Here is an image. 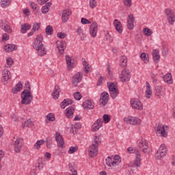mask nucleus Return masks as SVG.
Masks as SVG:
<instances>
[{"label": "nucleus", "mask_w": 175, "mask_h": 175, "mask_svg": "<svg viewBox=\"0 0 175 175\" xmlns=\"http://www.w3.org/2000/svg\"><path fill=\"white\" fill-rule=\"evenodd\" d=\"M12 2V0H1V8H8V6H9V5H10Z\"/></svg>", "instance_id": "nucleus-40"}, {"label": "nucleus", "mask_w": 175, "mask_h": 175, "mask_svg": "<svg viewBox=\"0 0 175 175\" xmlns=\"http://www.w3.org/2000/svg\"><path fill=\"white\" fill-rule=\"evenodd\" d=\"M144 33H145V35H146V36H151V35L152 34L151 29L148 28L144 29Z\"/></svg>", "instance_id": "nucleus-52"}, {"label": "nucleus", "mask_w": 175, "mask_h": 175, "mask_svg": "<svg viewBox=\"0 0 175 175\" xmlns=\"http://www.w3.org/2000/svg\"><path fill=\"white\" fill-rule=\"evenodd\" d=\"M127 151H128V152H129V154H135V155H137V152H140V151H139V150L134 149L132 147L128 148Z\"/></svg>", "instance_id": "nucleus-45"}, {"label": "nucleus", "mask_w": 175, "mask_h": 175, "mask_svg": "<svg viewBox=\"0 0 175 175\" xmlns=\"http://www.w3.org/2000/svg\"><path fill=\"white\" fill-rule=\"evenodd\" d=\"M42 42H43V36L40 34L36 37L33 44V48L34 50H37L38 54L40 55V57L46 55L47 53L46 48H44V45L42 43Z\"/></svg>", "instance_id": "nucleus-1"}, {"label": "nucleus", "mask_w": 175, "mask_h": 175, "mask_svg": "<svg viewBox=\"0 0 175 175\" xmlns=\"http://www.w3.org/2000/svg\"><path fill=\"white\" fill-rule=\"evenodd\" d=\"M65 36V33L60 32L57 33V38H59L60 39H64Z\"/></svg>", "instance_id": "nucleus-62"}, {"label": "nucleus", "mask_w": 175, "mask_h": 175, "mask_svg": "<svg viewBox=\"0 0 175 175\" xmlns=\"http://www.w3.org/2000/svg\"><path fill=\"white\" fill-rule=\"evenodd\" d=\"M105 163L106 165H107L108 166H117V163L118 162H114V161L113 160V157H108L106 159H105Z\"/></svg>", "instance_id": "nucleus-29"}, {"label": "nucleus", "mask_w": 175, "mask_h": 175, "mask_svg": "<svg viewBox=\"0 0 175 175\" xmlns=\"http://www.w3.org/2000/svg\"><path fill=\"white\" fill-rule=\"evenodd\" d=\"M25 88L28 89V91H31V84L29 81H26L25 83Z\"/></svg>", "instance_id": "nucleus-61"}, {"label": "nucleus", "mask_w": 175, "mask_h": 175, "mask_svg": "<svg viewBox=\"0 0 175 175\" xmlns=\"http://www.w3.org/2000/svg\"><path fill=\"white\" fill-rule=\"evenodd\" d=\"M137 144L139 148H142V152L144 154H148L150 152V148H148V142L145 139H139L137 142Z\"/></svg>", "instance_id": "nucleus-4"}, {"label": "nucleus", "mask_w": 175, "mask_h": 175, "mask_svg": "<svg viewBox=\"0 0 175 175\" xmlns=\"http://www.w3.org/2000/svg\"><path fill=\"white\" fill-rule=\"evenodd\" d=\"M56 44L60 54H65V49H66V42H65V41H57Z\"/></svg>", "instance_id": "nucleus-14"}, {"label": "nucleus", "mask_w": 175, "mask_h": 175, "mask_svg": "<svg viewBox=\"0 0 175 175\" xmlns=\"http://www.w3.org/2000/svg\"><path fill=\"white\" fill-rule=\"evenodd\" d=\"M90 6L91 9H94V8H96V1L95 0H90Z\"/></svg>", "instance_id": "nucleus-55"}, {"label": "nucleus", "mask_w": 175, "mask_h": 175, "mask_svg": "<svg viewBox=\"0 0 175 175\" xmlns=\"http://www.w3.org/2000/svg\"><path fill=\"white\" fill-rule=\"evenodd\" d=\"M124 5L126 8H131L132 6V0H124Z\"/></svg>", "instance_id": "nucleus-54"}, {"label": "nucleus", "mask_w": 175, "mask_h": 175, "mask_svg": "<svg viewBox=\"0 0 175 175\" xmlns=\"http://www.w3.org/2000/svg\"><path fill=\"white\" fill-rule=\"evenodd\" d=\"M154 131L157 135H160L162 137H167V133L165 129V126L162 125H158L157 127H154Z\"/></svg>", "instance_id": "nucleus-8"}, {"label": "nucleus", "mask_w": 175, "mask_h": 175, "mask_svg": "<svg viewBox=\"0 0 175 175\" xmlns=\"http://www.w3.org/2000/svg\"><path fill=\"white\" fill-rule=\"evenodd\" d=\"M71 14L72 12H70L69 9L63 10L62 15V20L63 23H66L68 20H69V17H70Z\"/></svg>", "instance_id": "nucleus-18"}, {"label": "nucleus", "mask_w": 175, "mask_h": 175, "mask_svg": "<svg viewBox=\"0 0 175 175\" xmlns=\"http://www.w3.org/2000/svg\"><path fill=\"white\" fill-rule=\"evenodd\" d=\"M146 98H147V99H150L152 95V90H151V85L148 81L146 82Z\"/></svg>", "instance_id": "nucleus-23"}, {"label": "nucleus", "mask_w": 175, "mask_h": 175, "mask_svg": "<svg viewBox=\"0 0 175 175\" xmlns=\"http://www.w3.org/2000/svg\"><path fill=\"white\" fill-rule=\"evenodd\" d=\"M124 122L131 124V125H140L142 120L136 117L128 116L124 118Z\"/></svg>", "instance_id": "nucleus-7"}, {"label": "nucleus", "mask_w": 175, "mask_h": 175, "mask_svg": "<svg viewBox=\"0 0 175 175\" xmlns=\"http://www.w3.org/2000/svg\"><path fill=\"white\" fill-rule=\"evenodd\" d=\"M165 83H167V84H172V74L168 73L166 74L163 77Z\"/></svg>", "instance_id": "nucleus-37"}, {"label": "nucleus", "mask_w": 175, "mask_h": 175, "mask_svg": "<svg viewBox=\"0 0 175 175\" xmlns=\"http://www.w3.org/2000/svg\"><path fill=\"white\" fill-rule=\"evenodd\" d=\"M100 143H102L100 139L97 136H95L94 141L89 148V155L91 158H94V157L98 155V147H99Z\"/></svg>", "instance_id": "nucleus-2"}, {"label": "nucleus", "mask_w": 175, "mask_h": 175, "mask_svg": "<svg viewBox=\"0 0 175 175\" xmlns=\"http://www.w3.org/2000/svg\"><path fill=\"white\" fill-rule=\"evenodd\" d=\"M29 5L35 13H38V12H39L40 7L35 2L30 1Z\"/></svg>", "instance_id": "nucleus-36"}, {"label": "nucleus", "mask_w": 175, "mask_h": 175, "mask_svg": "<svg viewBox=\"0 0 175 175\" xmlns=\"http://www.w3.org/2000/svg\"><path fill=\"white\" fill-rule=\"evenodd\" d=\"M83 80V73L79 72L72 77V83L75 87H77V84Z\"/></svg>", "instance_id": "nucleus-10"}, {"label": "nucleus", "mask_w": 175, "mask_h": 175, "mask_svg": "<svg viewBox=\"0 0 175 175\" xmlns=\"http://www.w3.org/2000/svg\"><path fill=\"white\" fill-rule=\"evenodd\" d=\"M113 25L119 33H122V24L118 19H115L113 21Z\"/></svg>", "instance_id": "nucleus-22"}, {"label": "nucleus", "mask_w": 175, "mask_h": 175, "mask_svg": "<svg viewBox=\"0 0 175 175\" xmlns=\"http://www.w3.org/2000/svg\"><path fill=\"white\" fill-rule=\"evenodd\" d=\"M21 147H23V139L18 138L15 141L14 144L15 152H20Z\"/></svg>", "instance_id": "nucleus-21"}, {"label": "nucleus", "mask_w": 175, "mask_h": 175, "mask_svg": "<svg viewBox=\"0 0 175 175\" xmlns=\"http://www.w3.org/2000/svg\"><path fill=\"white\" fill-rule=\"evenodd\" d=\"M31 125H32V120L31 119H29L22 124V127L25 128V127L31 126Z\"/></svg>", "instance_id": "nucleus-47"}, {"label": "nucleus", "mask_w": 175, "mask_h": 175, "mask_svg": "<svg viewBox=\"0 0 175 175\" xmlns=\"http://www.w3.org/2000/svg\"><path fill=\"white\" fill-rule=\"evenodd\" d=\"M31 29V25L28 23H24L21 25V33H26L27 31Z\"/></svg>", "instance_id": "nucleus-31"}, {"label": "nucleus", "mask_w": 175, "mask_h": 175, "mask_svg": "<svg viewBox=\"0 0 175 175\" xmlns=\"http://www.w3.org/2000/svg\"><path fill=\"white\" fill-rule=\"evenodd\" d=\"M42 13H43L44 14H46V13H49V10H50V8L46 7V5H44L42 8Z\"/></svg>", "instance_id": "nucleus-59"}, {"label": "nucleus", "mask_w": 175, "mask_h": 175, "mask_svg": "<svg viewBox=\"0 0 175 175\" xmlns=\"http://www.w3.org/2000/svg\"><path fill=\"white\" fill-rule=\"evenodd\" d=\"M131 105L133 109H136L137 110H142L143 109V104L137 98H132L131 100Z\"/></svg>", "instance_id": "nucleus-9"}, {"label": "nucleus", "mask_w": 175, "mask_h": 175, "mask_svg": "<svg viewBox=\"0 0 175 175\" xmlns=\"http://www.w3.org/2000/svg\"><path fill=\"white\" fill-rule=\"evenodd\" d=\"M74 98L75 99H76V100H80V99H81L82 96H81V93H80L79 92H77L74 94Z\"/></svg>", "instance_id": "nucleus-51"}, {"label": "nucleus", "mask_w": 175, "mask_h": 175, "mask_svg": "<svg viewBox=\"0 0 175 175\" xmlns=\"http://www.w3.org/2000/svg\"><path fill=\"white\" fill-rule=\"evenodd\" d=\"M82 106L85 109H94V105L92 104V102H91V100H90L85 101L83 103Z\"/></svg>", "instance_id": "nucleus-33"}, {"label": "nucleus", "mask_w": 175, "mask_h": 175, "mask_svg": "<svg viewBox=\"0 0 175 175\" xmlns=\"http://www.w3.org/2000/svg\"><path fill=\"white\" fill-rule=\"evenodd\" d=\"M77 151V148L75 146L70 147V149L68 150V154H75Z\"/></svg>", "instance_id": "nucleus-57"}, {"label": "nucleus", "mask_w": 175, "mask_h": 175, "mask_svg": "<svg viewBox=\"0 0 175 175\" xmlns=\"http://www.w3.org/2000/svg\"><path fill=\"white\" fill-rule=\"evenodd\" d=\"M4 50L6 51V53H12V51L17 50V45L13 44H8V45L4 46Z\"/></svg>", "instance_id": "nucleus-25"}, {"label": "nucleus", "mask_w": 175, "mask_h": 175, "mask_svg": "<svg viewBox=\"0 0 175 175\" xmlns=\"http://www.w3.org/2000/svg\"><path fill=\"white\" fill-rule=\"evenodd\" d=\"M75 129H81V123L78 122L75 124Z\"/></svg>", "instance_id": "nucleus-64"}, {"label": "nucleus", "mask_w": 175, "mask_h": 175, "mask_svg": "<svg viewBox=\"0 0 175 175\" xmlns=\"http://www.w3.org/2000/svg\"><path fill=\"white\" fill-rule=\"evenodd\" d=\"M142 155L140 152H137L135 159L134 160L133 165L137 167H140L142 166Z\"/></svg>", "instance_id": "nucleus-24"}, {"label": "nucleus", "mask_w": 175, "mask_h": 175, "mask_svg": "<svg viewBox=\"0 0 175 175\" xmlns=\"http://www.w3.org/2000/svg\"><path fill=\"white\" fill-rule=\"evenodd\" d=\"M2 40H3V41H6V40H9V35L8 34V33H3V38H2Z\"/></svg>", "instance_id": "nucleus-60"}, {"label": "nucleus", "mask_w": 175, "mask_h": 175, "mask_svg": "<svg viewBox=\"0 0 175 175\" xmlns=\"http://www.w3.org/2000/svg\"><path fill=\"white\" fill-rule=\"evenodd\" d=\"M110 96L112 98V99H116L117 98V95H118V90H114L112 92H109Z\"/></svg>", "instance_id": "nucleus-49"}, {"label": "nucleus", "mask_w": 175, "mask_h": 175, "mask_svg": "<svg viewBox=\"0 0 175 175\" xmlns=\"http://www.w3.org/2000/svg\"><path fill=\"white\" fill-rule=\"evenodd\" d=\"M167 152V149L166 148V146L165 144H161L159 150L157 151L155 154L156 159H162Z\"/></svg>", "instance_id": "nucleus-5"}, {"label": "nucleus", "mask_w": 175, "mask_h": 175, "mask_svg": "<svg viewBox=\"0 0 175 175\" xmlns=\"http://www.w3.org/2000/svg\"><path fill=\"white\" fill-rule=\"evenodd\" d=\"M45 31L46 35H53V29L51 25H49L46 27Z\"/></svg>", "instance_id": "nucleus-46"}, {"label": "nucleus", "mask_w": 175, "mask_h": 175, "mask_svg": "<svg viewBox=\"0 0 175 175\" xmlns=\"http://www.w3.org/2000/svg\"><path fill=\"white\" fill-rule=\"evenodd\" d=\"M103 124V120L102 118L98 119L92 125V131L93 132H96V131H99Z\"/></svg>", "instance_id": "nucleus-15"}, {"label": "nucleus", "mask_w": 175, "mask_h": 175, "mask_svg": "<svg viewBox=\"0 0 175 175\" xmlns=\"http://www.w3.org/2000/svg\"><path fill=\"white\" fill-rule=\"evenodd\" d=\"M156 96H161L163 94V90L161 86H156L154 88Z\"/></svg>", "instance_id": "nucleus-35"}, {"label": "nucleus", "mask_w": 175, "mask_h": 175, "mask_svg": "<svg viewBox=\"0 0 175 175\" xmlns=\"http://www.w3.org/2000/svg\"><path fill=\"white\" fill-rule=\"evenodd\" d=\"M1 29L7 32V33H12V27H10V23L8 22H3L0 25Z\"/></svg>", "instance_id": "nucleus-19"}, {"label": "nucleus", "mask_w": 175, "mask_h": 175, "mask_svg": "<svg viewBox=\"0 0 175 175\" xmlns=\"http://www.w3.org/2000/svg\"><path fill=\"white\" fill-rule=\"evenodd\" d=\"M90 32L92 38H95L96 36V33H98V23L96 22H93L90 25Z\"/></svg>", "instance_id": "nucleus-13"}, {"label": "nucleus", "mask_w": 175, "mask_h": 175, "mask_svg": "<svg viewBox=\"0 0 175 175\" xmlns=\"http://www.w3.org/2000/svg\"><path fill=\"white\" fill-rule=\"evenodd\" d=\"M73 103V100L70 98H66L61 103L62 109H65L66 106H69V105H72Z\"/></svg>", "instance_id": "nucleus-27"}, {"label": "nucleus", "mask_w": 175, "mask_h": 175, "mask_svg": "<svg viewBox=\"0 0 175 175\" xmlns=\"http://www.w3.org/2000/svg\"><path fill=\"white\" fill-rule=\"evenodd\" d=\"M40 28V23H37L33 25V31L35 32V31H39V29Z\"/></svg>", "instance_id": "nucleus-56"}, {"label": "nucleus", "mask_w": 175, "mask_h": 175, "mask_svg": "<svg viewBox=\"0 0 175 175\" xmlns=\"http://www.w3.org/2000/svg\"><path fill=\"white\" fill-rule=\"evenodd\" d=\"M107 85L109 92H111L113 91H117L118 90V88L116 87V84H114V83H107Z\"/></svg>", "instance_id": "nucleus-38"}, {"label": "nucleus", "mask_w": 175, "mask_h": 175, "mask_svg": "<svg viewBox=\"0 0 175 175\" xmlns=\"http://www.w3.org/2000/svg\"><path fill=\"white\" fill-rule=\"evenodd\" d=\"M83 65L84 66L85 73H89V72H91V66L89 64H88L87 62L84 61L83 62Z\"/></svg>", "instance_id": "nucleus-39"}, {"label": "nucleus", "mask_w": 175, "mask_h": 175, "mask_svg": "<svg viewBox=\"0 0 175 175\" xmlns=\"http://www.w3.org/2000/svg\"><path fill=\"white\" fill-rule=\"evenodd\" d=\"M152 57L154 62L158 64L159 62V59L161 58V56L159 55V51L158 49L153 50L152 52Z\"/></svg>", "instance_id": "nucleus-28"}, {"label": "nucleus", "mask_w": 175, "mask_h": 175, "mask_svg": "<svg viewBox=\"0 0 175 175\" xmlns=\"http://www.w3.org/2000/svg\"><path fill=\"white\" fill-rule=\"evenodd\" d=\"M135 17L133 16V14H131L128 16L127 19V28L128 29H133L135 28Z\"/></svg>", "instance_id": "nucleus-16"}, {"label": "nucleus", "mask_w": 175, "mask_h": 175, "mask_svg": "<svg viewBox=\"0 0 175 175\" xmlns=\"http://www.w3.org/2000/svg\"><path fill=\"white\" fill-rule=\"evenodd\" d=\"M119 79L122 83H128L131 80V72L129 70L124 69L120 75Z\"/></svg>", "instance_id": "nucleus-6"}, {"label": "nucleus", "mask_w": 175, "mask_h": 175, "mask_svg": "<svg viewBox=\"0 0 175 175\" xmlns=\"http://www.w3.org/2000/svg\"><path fill=\"white\" fill-rule=\"evenodd\" d=\"M141 59L145 62V64H147L148 62V56L145 53H143L141 55Z\"/></svg>", "instance_id": "nucleus-50"}, {"label": "nucleus", "mask_w": 175, "mask_h": 175, "mask_svg": "<svg viewBox=\"0 0 175 175\" xmlns=\"http://www.w3.org/2000/svg\"><path fill=\"white\" fill-rule=\"evenodd\" d=\"M100 103L103 105V106H106L107 102H109V93L104 92L100 95Z\"/></svg>", "instance_id": "nucleus-20"}, {"label": "nucleus", "mask_w": 175, "mask_h": 175, "mask_svg": "<svg viewBox=\"0 0 175 175\" xmlns=\"http://www.w3.org/2000/svg\"><path fill=\"white\" fill-rule=\"evenodd\" d=\"M112 159L114 161V162H118L116 163V166H118V165H120L121 163V158L119 155H115L114 157L112 156Z\"/></svg>", "instance_id": "nucleus-48"}, {"label": "nucleus", "mask_w": 175, "mask_h": 175, "mask_svg": "<svg viewBox=\"0 0 175 175\" xmlns=\"http://www.w3.org/2000/svg\"><path fill=\"white\" fill-rule=\"evenodd\" d=\"M23 90V83L21 81H19L16 85L15 88H12V92L14 94H16L17 92H20Z\"/></svg>", "instance_id": "nucleus-30"}, {"label": "nucleus", "mask_w": 175, "mask_h": 175, "mask_svg": "<svg viewBox=\"0 0 175 175\" xmlns=\"http://www.w3.org/2000/svg\"><path fill=\"white\" fill-rule=\"evenodd\" d=\"M59 90V88L58 86H55V89L53 90L52 92V96L53 99H58L59 96V92L58 91Z\"/></svg>", "instance_id": "nucleus-34"}, {"label": "nucleus", "mask_w": 175, "mask_h": 175, "mask_svg": "<svg viewBox=\"0 0 175 175\" xmlns=\"http://www.w3.org/2000/svg\"><path fill=\"white\" fill-rule=\"evenodd\" d=\"M55 140L57 143L58 147L64 148V144H65V142H64V138L61 134L58 133H55Z\"/></svg>", "instance_id": "nucleus-17"}, {"label": "nucleus", "mask_w": 175, "mask_h": 175, "mask_svg": "<svg viewBox=\"0 0 175 175\" xmlns=\"http://www.w3.org/2000/svg\"><path fill=\"white\" fill-rule=\"evenodd\" d=\"M75 108H73V107H69L66 109V116L68 118H73Z\"/></svg>", "instance_id": "nucleus-26"}, {"label": "nucleus", "mask_w": 175, "mask_h": 175, "mask_svg": "<svg viewBox=\"0 0 175 175\" xmlns=\"http://www.w3.org/2000/svg\"><path fill=\"white\" fill-rule=\"evenodd\" d=\"M46 118L49 121H51L52 122L55 120V116H54V114L53 113L48 114Z\"/></svg>", "instance_id": "nucleus-53"}, {"label": "nucleus", "mask_w": 175, "mask_h": 175, "mask_svg": "<svg viewBox=\"0 0 175 175\" xmlns=\"http://www.w3.org/2000/svg\"><path fill=\"white\" fill-rule=\"evenodd\" d=\"M120 62L122 66H124V68H126V62H128V58L126 57V56H122L120 57Z\"/></svg>", "instance_id": "nucleus-43"}, {"label": "nucleus", "mask_w": 175, "mask_h": 175, "mask_svg": "<svg viewBox=\"0 0 175 175\" xmlns=\"http://www.w3.org/2000/svg\"><path fill=\"white\" fill-rule=\"evenodd\" d=\"M46 148H51L53 147V139L50 137H47L46 139Z\"/></svg>", "instance_id": "nucleus-44"}, {"label": "nucleus", "mask_w": 175, "mask_h": 175, "mask_svg": "<svg viewBox=\"0 0 175 175\" xmlns=\"http://www.w3.org/2000/svg\"><path fill=\"white\" fill-rule=\"evenodd\" d=\"M106 38V40H107L108 42H111V40H113V38H111V36H110L109 34V33H107L105 36Z\"/></svg>", "instance_id": "nucleus-63"}, {"label": "nucleus", "mask_w": 175, "mask_h": 175, "mask_svg": "<svg viewBox=\"0 0 175 175\" xmlns=\"http://www.w3.org/2000/svg\"><path fill=\"white\" fill-rule=\"evenodd\" d=\"M13 64H14V61L13 60V59L12 57H8L6 59L5 66L6 68H11V66H13Z\"/></svg>", "instance_id": "nucleus-41"}, {"label": "nucleus", "mask_w": 175, "mask_h": 175, "mask_svg": "<svg viewBox=\"0 0 175 175\" xmlns=\"http://www.w3.org/2000/svg\"><path fill=\"white\" fill-rule=\"evenodd\" d=\"M103 120L105 121V122H110V116L107 115V114H104L103 116Z\"/></svg>", "instance_id": "nucleus-58"}, {"label": "nucleus", "mask_w": 175, "mask_h": 175, "mask_svg": "<svg viewBox=\"0 0 175 175\" xmlns=\"http://www.w3.org/2000/svg\"><path fill=\"white\" fill-rule=\"evenodd\" d=\"M12 79V74H10V71L4 69L2 71V81L4 84H6L8 83V80H10Z\"/></svg>", "instance_id": "nucleus-11"}, {"label": "nucleus", "mask_w": 175, "mask_h": 175, "mask_svg": "<svg viewBox=\"0 0 175 175\" xmlns=\"http://www.w3.org/2000/svg\"><path fill=\"white\" fill-rule=\"evenodd\" d=\"M165 14L167 16L168 23H170V24L171 25H173V24H174L175 17H174V14L172 13V10H170L169 8L166 9L165 10Z\"/></svg>", "instance_id": "nucleus-12"}, {"label": "nucleus", "mask_w": 175, "mask_h": 175, "mask_svg": "<svg viewBox=\"0 0 175 175\" xmlns=\"http://www.w3.org/2000/svg\"><path fill=\"white\" fill-rule=\"evenodd\" d=\"M44 142L45 141L43 139L38 140L34 144V148H36V150H39V148H40V146H42V144H43V143H44Z\"/></svg>", "instance_id": "nucleus-42"}, {"label": "nucleus", "mask_w": 175, "mask_h": 175, "mask_svg": "<svg viewBox=\"0 0 175 175\" xmlns=\"http://www.w3.org/2000/svg\"><path fill=\"white\" fill-rule=\"evenodd\" d=\"M21 103L22 105H29L33 99V96L31 94V91L25 90L21 92Z\"/></svg>", "instance_id": "nucleus-3"}, {"label": "nucleus", "mask_w": 175, "mask_h": 175, "mask_svg": "<svg viewBox=\"0 0 175 175\" xmlns=\"http://www.w3.org/2000/svg\"><path fill=\"white\" fill-rule=\"evenodd\" d=\"M66 61L68 68L69 70L72 68L74 66V64H73V62L72 61V59H70V56H69V55H66Z\"/></svg>", "instance_id": "nucleus-32"}]
</instances>
